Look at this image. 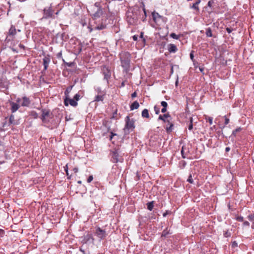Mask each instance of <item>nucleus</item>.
<instances>
[{"label":"nucleus","instance_id":"28","mask_svg":"<svg viewBox=\"0 0 254 254\" xmlns=\"http://www.w3.org/2000/svg\"><path fill=\"white\" fill-rule=\"evenodd\" d=\"M104 78L106 79L107 80H108L109 78H110L111 76V73L109 71L107 72V73L104 72Z\"/></svg>","mask_w":254,"mask_h":254},{"label":"nucleus","instance_id":"10","mask_svg":"<svg viewBox=\"0 0 254 254\" xmlns=\"http://www.w3.org/2000/svg\"><path fill=\"white\" fill-rule=\"evenodd\" d=\"M166 123H167L166 130L167 133H170L173 129L174 124L171 121V118L166 120Z\"/></svg>","mask_w":254,"mask_h":254},{"label":"nucleus","instance_id":"35","mask_svg":"<svg viewBox=\"0 0 254 254\" xmlns=\"http://www.w3.org/2000/svg\"><path fill=\"white\" fill-rule=\"evenodd\" d=\"M154 111L156 114H159L160 113V109L157 106H155L154 107Z\"/></svg>","mask_w":254,"mask_h":254},{"label":"nucleus","instance_id":"33","mask_svg":"<svg viewBox=\"0 0 254 254\" xmlns=\"http://www.w3.org/2000/svg\"><path fill=\"white\" fill-rule=\"evenodd\" d=\"M92 238V234H88L85 237V239L86 241H88L90 239Z\"/></svg>","mask_w":254,"mask_h":254},{"label":"nucleus","instance_id":"37","mask_svg":"<svg viewBox=\"0 0 254 254\" xmlns=\"http://www.w3.org/2000/svg\"><path fill=\"white\" fill-rule=\"evenodd\" d=\"M161 106H163V108H167V107H168V104L165 101H162L161 102Z\"/></svg>","mask_w":254,"mask_h":254},{"label":"nucleus","instance_id":"7","mask_svg":"<svg viewBox=\"0 0 254 254\" xmlns=\"http://www.w3.org/2000/svg\"><path fill=\"white\" fill-rule=\"evenodd\" d=\"M16 31L17 30L15 26L13 25H11L8 30V32L7 33L6 38H9V40H12L14 38L16 34Z\"/></svg>","mask_w":254,"mask_h":254},{"label":"nucleus","instance_id":"24","mask_svg":"<svg viewBox=\"0 0 254 254\" xmlns=\"http://www.w3.org/2000/svg\"><path fill=\"white\" fill-rule=\"evenodd\" d=\"M72 87H73V86H70L66 88V90L64 92V94L66 96V97H68L69 94L70 92V91L72 88Z\"/></svg>","mask_w":254,"mask_h":254},{"label":"nucleus","instance_id":"42","mask_svg":"<svg viewBox=\"0 0 254 254\" xmlns=\"http://www.w3.org/2000/svg\"><path fill=\"white\" fill-rule=\"evenodd\" d=\"M4 235V231L0 229V237H3Z\"/></svg>","mask_w":254,"mask_h":254},{"label":"nucleus","instance_id":"27","mask_svg":"<svg viewBox=\"0 0 254 254\" xmlns=\"http://www.w3.org/2000/svg\"><path fill=\"white\" fill-rule=\"evenodd\" d=\"M14 116L13 115H11L9 118V124H12L14 123Z\"/></svg>","mask_w":254,"mask_h":254},{"label":"nucleus","instance_id":"31","mask_svg":"<svg viewBox=\"0 0 254 254\" xmlns=\"http://www.w3.org/2000/svg\"><path fill=\"white\" fill-rule=\"evenodd\" d=\"M168 234L169 232H168L167 230H164L162 233L161 237H166Z\"/></svg>","mask_w":254,"mask_h":254},{"label":"nucleus","instance_id":"58","mask_svg":"<svg viewBox=\"0 0 254 254\" xmlns=\"http://www.w3.org/2000/svg\"><path fill=\"white\" fill-rule=\"evenodd\" d=\"M168 211H166L165 213H164L163 214V217H165L166 216V215L168 214Z\"/></svg>","mask_w":254,"mask_h":254},{"label":"nucleus","instance_id":"44","mask_svg":"<svg viewBox=\"0 0 254 254\" xmlns=\"http://www.w3.org/2000/svg\"><path fill=\"white\" fill-rule=\"evenodd\" d=\"M225 118V124L226 125L229 123V119L227 118L226 116L224 117Z\"/></svg>","mask_w":254,"mask_h":254},{"label":"nucleus","instance_id":"43","mask_svg":"<svg viewBox=\"0 0 254 254\" xmlns=\"http://www.w3.org/2000/svg\"><path fill=\"white\" fill-rule=\"evenodd\" d=\"M93 179V177L92 175H91L88 177L87 181L88 183H90L91 181H92Z\"/></svg>","mask_w":254,"mask_h":254},{"label":"nucleus","instance_id":"48","mask_svg":"<svg viewBox=\"0 0 254 254\" xmlns=\"http://www.w3.org/2000/svg\"><path fill=\"white\" fill-rule=\"evenodd\" d=\"M62 52H60V53H59L57 54V57L58 58H62Z\"/></svg>","mask_w":254,"mask_h":254},{"label":"nucleus","instance_id":"18","mask_svg":"<svg viewBox=\"0 0 254 254\" xmlns=\"http://www.w3.org/2000/svg\"><path fill=\"white\" fill-rule=\"evenodd\" d=\"M99 8H102L100 6V3L98 2H96L94 5H92L90 7L89 10H90L92 12L95 11V9H98Z\"/></svg>","mask_w":254,"mask_h":254},{"label":"nucleus","instance_id":"32","mask_svg":"<svg viewBox=\"0 0 254 254\" xmlns=\"http://www.w3.org/2000/svg\"><path fill=\"white\" fill-rule=\"evenodd\" d=\"M170 36H171V37H172V38L175 39H178L179 38V36L176 35L174 33H171L170 34Z\"/></svg>","mask_w":254,"mask_h":254},{"label":"nucleus","instance_id":"30","mask_svg":"<svg viewBox=\"0 0 254 254\" xmlns=\"http://www.w3.org/2000/svg\"><path fill=\"white\" fill-rule=\"evenodd\" d=\"M206 120L209 122L210 125H212L213 123V118L211 117H207L205 118Z\"/></svg>","mask_w":254,"mask_h":254},{"label":"nucleus","instance_id":"23","mask_svg":"<svg viewBox=\"0 0 254 254\" xmlns=\"http://www.w3.org/2000/svg\"><path fill=\"white\" fill-rule=\"evenodd\" d=\"M206 35L208 37H211L213 36L212 30L210 28H208L206 29Z\"/></svg>","mask_w":254,"mask_h":254},{"label":"nucleus","instance_id":"50","mask_svg":"<svg viewBox=\"0 0 254 254\" xmlns=\"http://www.w3.org/2000/svg\"><path fill=\"white\" fill-rule=\"evenodd\" d=\"M181 153H182L183 158H185V156L184 155V147H182V150H181Z\"/></svg>","mask_w":254,"mask_h":254},{"label":"nucleus","instance_id":"5","mask_svg":"<svg viewBox=\"0 0 254 254\" xmlns=\"http://www.w3.org/2000/svg\"><path fill=\"white\" fill-rule=\"evenodd\" d=\"M16 102L20 104L22 107H28L30 104V100L29 98L24 96L22 98H18L16 99Z\"/></svg>","mask_w":254,"mask_h":254},{"label":"nucleus","instance_id":"49","mask_svg":"<svg viewBox=\"0 0 254 254\" xmlns=\"http://www.w3.org/2000/svg\"><path fill=\"white\" fill-rule=\"evenodd\" d=\"M137 96V94L136 93V92H133V93L131 94V97L132 98H134V97H136Z\"/></svg>","mask_w":254,"mask_h":254},{"label":"nucleus","instance_id":"16","mask_svg":"<svg viewBox=\"0 0 254 254\" xmlns=\"http://www.w3.org/2000/svg\"><path fill=\"white\" fill-rule=\"evenodd\" d=\"M201 0H197L192 5L190 6L191 8L194 9L196 12H199V4L200 3Z\"/></svg>","mask_w":254,"mask_h":254},{"label":"nucleus","instance_id":"45","mask_svg":"<svg viewBox=\"0 0 254 254\" xmlns=\"http://www.w3.org/2000/svg\"><path fill=\"white\" fill-rule=\"evenodd\" d=\"M226 30L228 33H230L232 32L233 30L231 28L227 27L226 28Z\"/></svg>","mask_w":254,"mask_h":254},{"label":"nucleus","instance_id":"22","mask_svg":"<svg viewBox=\"0 0 254 254\" xmlns=\"http://www.w3.org/2000/svg\"><path fill=\"white\" fill-rule=\"evenodd\" d=\"M146 205H147V209L151 211L153 209V207H154V201H152L148 202L146 204Z\"/></svg>","mask_w":254,"mask_h":254},{"label":"nucleus","instance_id":"47","mask_svg":"<svg viewBox=\"0 0 254 254\" xmlns=\"http://www.w3.org/2000/svg\"><path fill=\"white\" fill-rule=\"evenodd\" d=\"M193 58H194V56H193V51H191L190 54V58L191 59V60L192 61H193Z\"/></svg>","mask_w":254,"mask_h":254},{"label":"nucleus","instance_id":"25","mask_svg":"<svg viewBox=\"0 0 254 254\" xmlns=\"http://www.w3.org/2000/svg\"><path fill=\"white\" fill-rule=\"evenodd\" d=\"M105 28H106V25L101 24L100 25L96 26L95 27V29H97V30H102V29H105Z\"/></svg>","mask_w":254,"mask_h":254},{"label":"nucleus","instance_id":"39","mask_svg":"<svg viewBox=\"0 0 254 254\" xmlns=\"http://www.w3.org/2000/svg\"><path fill=\"white\" fill-rule=\"evenodd\" d=\"M144 33L143 32H141L139 37L142 39V41L144 43L145 42V39L143 37Z\"/></svg>","mask_w":254,"mask_h":254},{"label":"nucleus","instance_id":"52","mask_svg":"<svg viewBox=\"0 0 254 254\" xmlns=\"http://www.w3.org/2000/svg\"><path fill=\"white\" fill-rule=\"evenodd\" d=\"M72 171H73L75 173H76L78 172V168H76V167H74V168H73Z\"/></svg>","mask_w":254,"mask_h":254},{"label":"nucleus","instance_id":"13","mask_svg":"<svg viewBox=\"0 0 254 254\" xmlns=\"http://www.w3.org/2000/svg\"><path fill=\"white\" fill-rule=\"evenodd\" d=\"M111 155H112V161L113 163H117L119 162V153L117 152V150H114L112 151L111 152Z\"/></svg>","mask_w":254,"mask_h":254},{"label":"nucleus","instance_id":"60","mask_svg":"<svg viewBox=\"0 0 254 254\" xmlns=\"http://www.w3.org/2000/svg\"><path fill=\"white\" fill-rule=\"evenodd\" d=\"M143 12L144 13L145 16H146V11L145 8H143Z\"/></svg>","mask_w":254,"mask_h":254},{"label":"nucleus","instance_id":"14","mask_svg":"<svg viewBox=\"0 0 254 254\" xmlns=\"http://www.w3.org/2000/svg\"><path fill=\"white\" fill-rule=\"evenodd\" d=\"M50 62V59L49 57H45L43 59L44 70L46 71L48 69Z\"/></svg>","mask_w":254,"mask_h":254},{"label":"nucleus","instance_id":"26","mask_svg":"<svg viewBox=\"0 0 254 254\" xmlns=\"http://www.w3.org/2000/svg\"><path fill=\"white\" fill-rule=\"evenodd\" d=\"M242 128L241 127H239L237 128L236 129L234 130L232 132V135H234L235 136H236L237 133L238 132H240L242 130Z\"/></svg>","mask_w":254,"mask_h":254},{"label":"nucleus","instance_id":"20","mask_svg":"<svg viewBox=\"0 0 254 254\" xmlns=\"http://www.w3.org/2000/svg\"><path fill=\"white\" fill-rule=\"evenodd\" d=\"M141 116L143 118H149V111L147 109H144L141 113Z\"/></svg>","mask_w":254,"mask_h":254},{"label":"nucleus","instance_id":"46","mask_svg":"<svg viewBox=\"0 0 254 254\" xmlns=\"http://www.w3.org/2000/svg\"><path fill=\"white\" fill-rule=\"evenodd\" d=\"M65 173H66V176L67 177V179H70L71 178V175H69V173H68V170H66Z\"/></svg>","mask_w":254,"mask_h":254},{"label":"nucleus","instance_id":"63","mask_svg":"<svg viewBox=\"0 0 254 254\" xmlns=\"http://www.w3.org/2000/svg\"><path fill=\"white\" fill-rule=\"evenodd\" d=\"M199 69H200V70L201 71H202V70H203V69H201V68H200Z\"/></svg>","mask_w":254,"mask_h":254},{"label":"nucleus","instance_id":"21","mask_svg":"<svg viewBox=\"0 0 254 254\" xmlns=\"http://www.w3.org/2000/svg\"><path fill=\"white\" fill-rule=\"evenodd\" d=\"M104 94L97 95L95 96L94 101L99 102L102 101L104 100Z\"/></svg>","mask_w":254,"mask_h":254},{"label":"nucleus","instance_id":"15","mask_svg":"<svg viewBox=\"0 0 254 254\" xmlns=\"http://www.w3.org/2000/svg\"><path fill=\"white\" fill-rule=\"evenodd\" d=\"M168 50L170 53H175L178 49L176 46L173 44H170L168 46Z\"/></svg>","mask_w":254,"mask_h":254},{"label":"nucleus","instance_id":"38","mask_svg":"<svg viewBox=\"0 0 254 254\" xmlns=\"http://www.w3.org/2000/svg\"><path fill=\"white\" fill-rule=\"evenodd\" d=\"M80 96L78 94H76L74 95L73 99L77 102V101H78L80 99Z\"/></svg>","mask_w":254,"mask_h":254},{"label":"nucleus","instance_id":"1","mask_svg":"<svg viewBox=\"0 0 254 254\" xmlns=\"http://www.w3.org/2000/svg\"><path fill=\"white\" fill-rule=\"evenodd\" d=\"M120 58L122 66L126 69L129 67L130 62V55L129 53L124 52L120 54Z\"/></svg>","mask_w":254,"mask_h":254},{"label":"nucleus","instance_id":"8","mask_svg":"<svg viewBox=\"0 0 254 254\" xmlns=\"http://www.w3.org/2000/svg\"><path fill=\"white\" fill-rule=\"evenodd\" d=\"M88 12L90 13V14L92 15V17L94 19H96L97 18H99L103 14V11L102 8H99L98 9H96V11L94 12V11L92 12L90 10H88Z\"/></svg>","mask_w":254,"mask_h":254},{"label":"nucleus","instance_id":"17","mask_svg":"<svg viewBox=\"0 0 254 254\" xmlns=\"http://www.w3.org/2000/svg\"><path fill=\"white\" fill-rule=\"evenodd\" d=\"M169 118H170V115L169 113L165 114L163 115H160L158 117L159 120H161L164 123H166V120Z\"/></svg>","mask_w":254,"mask_h":254},{"label":"nucleus","instance_id":"4","mask_svg":"<svg viewBox=\"0 0 254 254\" xmlns=\"http://www.w3.org/2000/svg\"><path fill=\"white\" fill-rule=\"evenodd\" d=\"M54 10L52 5L45 7L43 10V18H52L54 16Z\"/></svg>","mask_w":254,"mask_h":254},{"label":"nucleus","instance_id":"57","mask_svg":"<svg viewBox=\"0 0 254 254\" xmlns=\"http://www.w3.org/2000/svg\"><path fill=\"white\" fill-rule=\"evenodd\" d=\"M64 168V171L65 172L66 171V170H68V165H67V164H66Z\"/></svg>","mask_w":254,"mask_h":254},{"label":"nucleus","instance_id":"12","mask_svg":"<svg viewBox=\"0 0 254 254\" xmlns=\"http://www.w3.org/2000/svg\"><path fill=\"white\" fill-rule=\"evenodd\" d=\"M152 16L153 21L156 24H158L160 19H163V16L160 15L158 13L155 11L152 13Z\"/></svg>","mask_w":254,"mask_h":254},{"label":"nucleus","instance_id":"61","mask_svg":"<svg viewBox=\"0 0 254 254\" xmlns=\"http://www.w3.org/2000/svg\"><path fill=\"white\" fill-rule=\"evenodd\" d=\"M80 251L81 252H82L83 253H84V252H84V250H82L81 249H80Z\"/></svg>","mask_w":254,"mask_h":254},{"label":"nucleus","instance_id":"59","mask_svg":"<svg viewBox=\"0 0 254 254\" xmlns=\"http://www.w3.org/2000/svg\"><path fill=\"white\" fill-rule=\"evenodd\" d=\"M230 147H226V149H225V151H226V152H228V151H230Z\"/></svg>","mask_w":254,"mask_h":254},{"label":"nucleus","instance_id":"3","mask_svg":"<svg viewBox=\"0 0 254 254\" xmlns=\"http://www.w3.org/2000/svg\"><path fill=\"white\" fill-rule=\"evenodd\" d=\"M51 114L49 110L45 109L42 110V115L40 117L41 120L44 123H47L49 122Z\"/></svg>","mask_w":254,"mask_h":254},{"label":"nucleus","instance_id":"19","mask_svg":"<svg viewBox=\"0 0 254 254\" xmlns=\"http://www.w3.org/2000/svg\"><path fill=\"white\" fill-rule=\"evenodd\" d=\"M139 107V104L137 101H134L130 106V110L132 111L134 109H137Z\"/></svg>","mask_w":254,"mask_h":254},{"label":"nucleus","instance_id":"29","mask_svg":"<svg viewBox=\"0 0 254 254\" xmlns=\"http://www.w3.org/2000/svg\"><path fill=\"white\" fill-rule=\"evenodd\" d=\"M190 125L188 127V128L189 130H191L192 129V127H193V125H192V118L191 117L190 118Z\"/></svg>","mask_w":254,"mask_h":254},{"label":"nucleus","instance_id":"51","mask_svg":"<svg viewBox=\"0 0 254 254\" xmlns=\"http://www.w3.org/2000/svg\"><path fill=\"white\" fill-rule=\"evenodd\" d=\"M243 224L245 226H250V223L248 221H245L244 222Z\"/></svg>","mask_w":254,"mask_h":254},{"label":"nucleus","instance_id":"55","mask_svg":"<svg viewBox=\"0 0 254 254\" xmlns=\"http://www.w3.org/2000/svg\"><path fill=\"white\" fill-rule=\"evenodd\" d=\"M116 134L115 133H114L113 132H111V135L110 136V139L111 140L113 138V137L114 136V135H116Z\"/></svg>","mask_w":254,"mask_h":254},{"label":"nucleus","instance_id":"41","mask_svg":"<svg viewBox=\"0 0 254 254\" xmlns=\"http://www.w3.org/2000/svg\"><path fill=\"white\" fill-rule=\"evenodd\" d=\"M236 219L238 221L243 222L244 221V217L241 216H238Z\"/></svg>","mask_w":254,"mask_h":254},{"label":"nucleus","instance_id":"6","mask_svg":"<svg viewBox=\"0 0 254 254\" xmlns=\"http://www.w3.org/2000/svg\"><path fill=\"white\" fill-rule=\"evenodd\" d=\"M95 234L100 239H104L107 236L106 231L101 229L100 227L97 228Z\"/></svg>","mask_w":254,"mask_h":254},{"label":"nucleus","instance_id":"53","mask_svg":"<svg viewBox=\"0 0 254 254\" xmlns=\"http://www.w3.org/2000/svg\"><path fill=\"white\" fill-rule=\"evenodd\" d=\"M33 116L35 118H38V114L36 112L32 113Z\"/></svg>","mask_w":254,"mask_h":254},{"label":"nucleus","instance_id":"56","mask_svg":"<svg viewBox=\"0 0 254 254\" xmlns=\"http://www.w3.org/2000/svg\"><path fill=\"white\" fill-rule=\"evenodd\" d=\"M167 111V108H163L161 110V112L163 113H165Z\"/></svg>","mask_w":254,"mask_h":254},{"label":"nucleus","instance_id":"34","mask_svg":"<svg viewBox=\"0 0 254 254\" xmlns=\"http://www.w3.org/2000/svg\"><path fill=\"white\" fill-rule=\"evenodd\" d=\"M187 181L188 182H189L190 183V184H193V180L192 179V176L191 175H190L187 180Z\"/></svg>","mask_w":254,"mask_h":254},{"label":"nucleus","instance_id":"54","mask_svg":"<svg viewBox=\"0 0 254 254\" xmlns=\"http://www.w3.org/2000/svg\"><path fill=\"white\" fill-rule=\"evenodd\" d=\"M132 39L134 41H137V39H138V36L137 35H134L133 37H132Z\"/></svg>","mask_w":254,"mask_h":254},{"label":"nucleus","instance_id":"9","mask_svg":"<svg viewBox=\"0 0 254 254\" xmlns=\"http://www.w3.org/2000/svg\"><path fill=\"white\" fill-rule=\"evenodd\" d=\"M64 104L65 106H68V104H70L72 107H76L77 102L74 99H70L66 97L64 100Z\"/></svg>","mask_w":254,"mask_h":254},{"label":"nucleus","instance_id":"2","mask_svg":"<svg viewBox=\"0 0 254 254\" xmlns=\"http://www.w3.org/2000/svg\"><path fill=\"white\" fill-rule=\"evenodd\" d=\"M126 125L124 129L125 132L127 130L132 131L135 128L134 120L133 119H130L128 116L125 118Z\"/></svg>","mask_w":254,"mask_h":254},{"label":"nucleus","instance_id":"36","mask_svg":"<svg viewBox=\"0 0 254 254\" xmlns=\"http://www.w3.org/2000/svg\"><path fill=\"white\" fill-rule=\"evenodd\" d=\"M248 219L251 221H254V214H251L248 216Z\"/></svg>","mask_w":254,"mask_h":254},{"label":"nucleus","instance_id":"62","mask_svg":"<svg viewBox=\"0 0 254 254\" xmlns=\"http://www.w3.org/2000/svg\"><path fill=\"white\" fill-rule=\"evenodd\" d=\"M78 184H81V181H78L77 182Z\"/></svg>","mask_w":254,"mask_h":254},{"label":"nucleus","instance_id":"11","mask_svg":"<svg viewBox=\"0 0 254 254\" xmlns=\"http://www.w3.org/2000/svg\"><path fill=\"white\" fill-rule=\"evenodd\" d=\"M17 102L16 103L14 102H10V110L12 113H15L20 108V105Z\"/></svg>","mask_w":254,"mask_h":254},{"label":"nucleus","instance_id":"64","mask_svg":"<svg viewBox=\"0 0 254 254\" xmlns=\"http://www.w3.org/2000/svg\"><path fill=\"white\" fill-rule=\"evenodd\" d=\"M58 13H59V11H57V12L56 13V14H58Z\"/></svg>","mask_w":254,"mask_h":254},{"label":"nucleus","instance_id":"40","mask_svg":"<svg viewBox=\"0 0 254 254\" xmlns=\"http://www.w3.org/2000/svg\"><path fill=\"white\" fill-rule=\"evenodd\" d=\"M214 3V0H210L208 1V3H207V5L209 6V7H212V4L213 3Z\"/></svg>","mask_w":254,"mask_h":254}]
</instances>
